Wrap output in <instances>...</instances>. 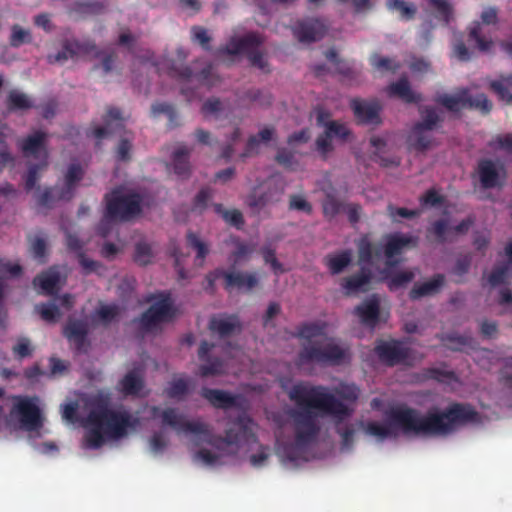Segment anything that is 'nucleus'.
<instances>
[{
    "instance_id": "f257e3e1",
    "label": "nucleus",
    "mask_w": 512,
    "mask_h": 512,
    "mask_svg": "<svg viewBox=\"0 0 512 512\" xmlns=\"http://www.w3.org/2000/svg\"><path fill=\"white\" fill-rule=\"evenodd\" d=\"M323 385H312L309 382H298L288 392L289 399L298 407L292 411L291 417L295 423V443L283 447L282 454L289 461H296L300 456V449L311 444L317 437L320 427L316 421L313 409L323 411L343 422L349 418L354 410L342 400L355 403L360 395V390L355 384L341 382L328 391Z\"/></svg>"
},
{
    "instance_id": "f03ea898",
    "label": "nucleus",
    "mask_w": 512,
    "mask_h": 512,
    "mask_svg": "<svg viewBox=\"0 0 512 512\" xmlns=\"http://www.w3.org/2000/svg\"><path fill=\"white\" fill-rule=\"evenodd\" d=\"M389 417V424L378 421L367 422L364 428L365 433L384 440L396 435L393 429L395 426L405 435L445 437L461 426L476 422L479 414L470 404L455 402L442 410H429L424 415L414 408H396L390 412Z\"/></svg>"
},
{
    "instance_id": "7ed1b4c3",
    "label": "nucleus",
    "mask_w": 512,
    "mask_h": 512,
    "mask_svg": "<svg viewBox=\"0 0 512 512\" xmlns=\"http://www.w3.org/2000/svg\"><path fill=\"white\" fill-rule=\"evenodd\" d=\"M153 419L161 418L164 426H169L178 433H190L197 435L201 440L218 450H224L227 446L239 447L242 441L252 436L250 428L242 419H238L233 425L226 429L225 436L213 435L209 425L200 421H187L175 408L161 410L158 406L150 408Z\"/></svg>"
},
{
    "instance_id": "20e7f679",
    "label": "nucleus",
    "mask_w": 512,
    "mask_h": 512,
    "mask_svg": "<svg viewBox=\"0 0 512 512\" xmlns=\"http://www.w3.org/2000/svg\"><path fill=\"white\" fill-rule=\"evenodd\" d=\"M91 409L85 420L87 431L84 436V446L98 449L106 439H120L127 434L128 428L134 425V420L127 411H116L109 407L107 398L97 396L91 400Z\"/></svg>"
},
{
    "instance_id": "39448f33",
    "label": "nucleus",
    "mask_w": 512,
    "mask_h": 512,
    "mask_svg": "<svg viewBox=\"0 0 512 512\" xmlns=\"http://www.w3.org/2000/svg\"><path fill=\"white\" fill-rule=\"evenodd\" d=\"M327 324L322 321L305 322L297 327L295 336L307 340L303 344L296 359V364L302 367L307 364L338 365L346 358V351L332 338L324 342L312 341L326 334Z\"/></svg>"
},
{
    "instance_id": "423d86ee",
    "label": "nucleus",
    "mask_w": 512,
    "mask_h": 512,
    "mask_svg": "<svg viewBox=\"0 0 512 512\" xmlns=\"http://www.w3.org/2000/svg\"><path fill=\"white\" fill-rule=\"evenodd\" d=\"M357 249L360 270L353 275L344 277L341 281V287L347 295L367 291L373 279V272L368 265L382 259L381 244L371 242L367 236L359 239Z\"/></svg>"
},
{
    "instance_id": "0eeeda50",
    "label": "nucleus",
    "mask_w": 512,
    "mask_h": 512,
    "mask_svg": "<svg viewBox=\"0 0 512 512\" xmlns=\"http://www.w3.org/2000/svg\"><path fill=\"white\" fill-rule=\"evenodd\" d=\"M105 218L129 221L142 212V197L138 193L123 194L114 190L105 196Z\"/></svg>"
},
{
    "instance_id": "6e6552de",
    "label": "nucleus",
    "mask_w": 512,
    "mask_h": 512,
    "mask_svg": "<svg viewBox=\"0 0 512 512\" xmlns=\"http://www.w3.org/2000/svg\"><path fill=\"white\" fill-rule=\"evenodd\" d=\"M147 301L154 303L140 317V327L143 331L150 332L174 317L173 302L169 293L152 294L147 297Z\"/></svg>"
},
{
    "instance_id": "1a4fd4ad",
    "label": "nucleus",
    "mask_w": 512,
    "mask_h": 512,
    "mask_svg": "<svg viewBox=\"0 0 512 512\" xmlns=\"http://www.w3.org/2000/svg\"><path fill=\"white\" fill-rule=\"evenodd\" d=\"M434 101L454 113L463 108H470L488 114L492 109V103L485 94L480 93L472 96L468 89H461L455 95L439 94L434 98Z\"/></svg>"
},
{
    "instance_id": "9d476101",
    "label": "nucleus",
    "mask_w": 512,
    "mask_h": 512,
    "mask_svg": "<svg viewBox=\"0 0 512 512\" xmlns=\"http://www.w3.org/2000/svg\"><path fill=\"white\" fill-rule=\"evenodd\" d=\"M498 21V9L494 6L485 7L480 14V20L473 21L468 28V42H473L479 52H490L494 42L491 38L484 36L482 26L496 25Z\"/></svg>"
},
{
    "instance_id": "9b49d317",
    "label": "nucleus",
    "mask_w": 512,
    "mask_h": 512,
    "mask_svg": "<svg viewBox=\"0 0 512 512\" xmlns=\"http://www.w3.org/2000/svg\"><path fill=\"white\" fill-rule=\"evenodd\" d=\"M374 352L382 363L392 367L408 364L412 350L398 340H378Z\"/></svg>"
},
{
    "instance_id": "f8f14e48",
    "label": "nucleus",
    "mask_w": 512,
    "mask_h": 512,
    "mask_svg": "<svg viewBox=\"0 0 512 512\" xmlns=\"http://www.w3.org/2000/svg\"><path fill=\"white\" fill-rule=\"evenodd\" d=\"M328 25L317 18L298 21L293 27V35L302 43H311L322 39L327 33Z\"/></svg>"
},
{
    "instance_id": "ddd939ff",
    "label": "nucleus",
    "mask_w": 512,
    "mask_h": 512,
    "mask_svg": "<svg viewBox=\"0 0 512 512\" xmlns=\"http://www.w3.org/2000/svg\"><path fill=\"white\" fill-rule=\"evenodd\" d=\"M263 38L254 32L247 33L242 37L232 36L224 46L217 50V54L222 55H239L247 54L263 44Z\"/></svg>"
},
{
    "instance_id": "4468645a",
    "label": "nucleus",
    "mask_w": 512,
    "mask_h": 512,
    "mask_svg": "<svg viewBox=\"0 0 512 512\" xmlns=\"http://www.w3.org/2000/svg\"><path fill=\"white\" fill-rule=\"evenodd\" d=\"M477 173L484 189L501 187L506 177L505 169L502 166L498 168L490 159H481L478 162Z\"/></svg>"
},
{
    "instance_id": "2eb2a0df",
    "label": "nucleus",
    "mask_w": 512,
    "mask_h": 512,
    "mask_svg": "<svg viewBox=\"0 0 512 512\" xmlns=\"http://www.w3.org/2000/svg\"><path fill=\"white\" fill-rule=\"evenodd\" d=\"M170 75L182 81L195 79L199 84L212 87L216 84L217 78L214 74V67L211 63L206 64L200 71L194 72L189 66L170 68Z\"/></svg>"
},
{
    "instance_id": "dca6fc26",
    "label": "nucleus",
    "mask_w": 512,
    "mask_h": 512,
    "mask_svg": "<svg viewBox=\"0 0 512 512\" xmlns=\"http://www.w3.org/2000/svg\"><path fill=\"white\" fill-rule=\"evenodd\" d=\"M214 344L206 340L201 341L198 349V358L204 362L198 367V374L201 377L216 376L223 373L224 363L219 357H211L210 351L214 348Z\"/></svg>"
},
{
    "instance_id": "f3484780",
    "label": "nucleus",
    "mask_w": 512,
    "mask_h": 512,
    "mask_svg": "<svg viewBox=\"0 0 512 512\" xmlns=\"http://www.w3.org/2000/svg\"><path fill=\"white\" fill-rule=\"evenodd\" d=\"M64 336L74 345L77 353H85L89 345L87 341L88 326L82 320L69 319L64 327Z\"/></svg>"
},
{
    "instance_id": "a211bd4d",
    "label": "nucleus",
    "mask_w": 512,
    "mask_h": 512,
    "mask_svg": "<svg viewBox=\"0 0 512 512\" xmlns=\"http://www.w3.org/2000/svg\"><path fill=\"white\" fill-rule=\"evenodd\" d=\"M259 279L256 273L224 270V288L227 291L238 289L249 292L258 285Z\"/></svg>"
},
{
    "instance_id": "6ab92c4d",
    "label": "nucleus",
    "mask_w": 512,
    "mask_h": 512,
    "mask_svg": "<svg viewBox=\"0 0 512 512\" xmlns=\"http://www.w3.org/2000/svg\"><path fill=\"white\" fill-rule=\"evenodd\" d=\"M354 314L359 318L360 322L369 327L375 328L380 317V301L376 294L365 299L354 309Z\"/></svg>"
},
{
    "instance_id": "aec40b11",
    "label": "nucleus",
    "mask_w": 512,
    "mask_h": 512,
    "mask_svg": "<svg viewBox=\"0 0 512 512\" xmlns=\"http://www.w3.org/2000/svg\"><path fill=\"white\" fill-rule=\"evenodd\" d=\"M20 422L25 430L35 431L42 426L39 407L31 399H22L17 404Z\"/></svg>"
},
{
    "instance_id": "412c9836",
    "label": "nucleus",
    "mask_w": 512,
    "mask_h": 512,
    "mask_svg": "<svg viewBox=\"0 0 512 512\" xmlns=\"http://www.w3.org/2000/svg\"><path fill=\"white\" fill-rule=\"evenodd\" d=\"M354 115L361 124H379L381 106L377 101H362L354 99L351 102Z\"/></svg>"
},
{
    "instance_id": "4be33fe9",
    "label": "nucleus",
    "mask_w": 512,
    "mask_h": 512,
    "mask_svg": "<svg viewBox=\"0 0 512 512\" xmlns=\"http://www.w3.org/2000/svg\"><path fill=\"white\" fill-rule=\"evenodd\" d=\"M409 245L416 246L417 238L409 235L402 234H393L388 237L386 244L382 247V255L384 254L388 260L393 258L394 256L400 254L403 249ZM389 265H394L395 263L388 261Z\"/></svg>"
},
{
    "instance_id": "5701e85b",
    "label": "nucleus",
    "mask_w": 512,
    "mask_h": 512,
    "mask_svg": "<svg viewBox=\"0 0 512 512\" xmlns=\"http://www.w3.org/2000/svg\"><path fill=\"white\" fill-rule=\"evenodd\" d=\"M83 176L84 170L82 166L79 163H71L66 171L64 187L59 192L58 199L70 200L74 195L77 184L82 180Z\"/></svg>"
},
{
    "instance_id": "b1692460",
    "label": "nucleus",
    "mask_w": 512,
    "mask_h": 512,
    "mask_svg": "<svg viewBox=\"0 0 512 512\" xmlns=\"http://www.w3.org/2000/svg\"><path fill=\"white\" fill-rule=\"evenodd\" d=\"M432 131L413 125L407 139L409 146L417 152L427 151L436 144Z\"/></svg>"
},
{
    "instance_id": "393cba45",
    "label": "nucleus",
    "mask_w": 512,
    "mask_h": 512,
    "mask_svg": "<svg viewBox=\"0 0 512 512\" xmlns=\"http://www.w3.org/2000/svg\"><path fill=\"white\" fill-rule=\"evenodd\" d=\"M390 97H398L405 103H419L422 95L411 89L410 83L406 77H401L398 81L391 83L387 88Z\"/></svg>"
},
{
    "instance_id": "a878e982",
    "label": "nucleus",
    "mask_w": 512,
    "mask_h": 512,
    "mask_svg": "<svg viewBox=\"0 0 512 512\" xmlns=\"http://www.w3.org/2000/svg\"><path fill=\"white\" fill-rule=\"evenodd\" d=\"M209 329L216 332L220 337H227L235 330H241V324L236 315L213 316L209 322Z\"/></svg>"
},
{
    "instance_id": "bb28decb",
    "label": "nucleus",
    "mask_w": 512,
    "mask_h": 512,
    "mask_svg": "<svg viewBox=\"0 0 512 512\" xmlns=\"http://www.w3.org/2000/svg\"><path fill=\"white\" fill-rule=\"evenodd\" d=\"M200 394L213 407L218 409H228L236 405V396L224 390L204 387Z\"/></svg>"
},
{
    "instance_id": "cd10ccee",
    "label": "nucleus",
    "mask_w": 512,
    "mask_h": 512,
    "mask_svg": "<svg viewBox=\"0 0 512 512\" xmlns=\"http://www.w3.org/2000/svg\"><path fill=\"white\" fill-rule=\"evenodd\" d=\"M444 282L445 276L443 274H436L426 282L415 284L409 296L412 300H417L424 296L436 294L443 287Z\"/></svg>"
},
{
    "instance_id": "c85d7f7f",
    "label": "nucleus",
    "mask_w": 512,
    "mask_h": 512,
    "mask_svg": "<svg viewBox=\"0 0 512 512\" xmlns=\"http://www.w3.org/2000/svg\"><path fill=\"white\" fill-rule=\"evenodd\" d=\"M96 50V45L93 43L79 44L78 42H66L62 50L58 51L55 55L49 56V62H64L69 58H73L78 52L89 53Z\"/></svg>"
},
{
    "instance_id": "c756f323",
    "label": "nucleus",
    "mask_w": 512,
    "mask_h": 512,
    "mask_svg": "<svg viewBox=\"0 0 512 512\" xmlns=\"http://www.w3.org/2000/svg\"><path fill=\"white\" fill-rule=\"evenodd\" d=\"M329 113L320 111L317 115V124L325 128L326 132L332 139L338 138L346 140L350 135V130L342 123L335 120H328Z\"/></svg>"
},
{
    "instance_id": "7c9ffc66",
    "label": "nucleus",
    "mask_w": 512,
    "mask_h": 512,
    "mask_svg": "<svg viewBox=\"0 0 512 512\" xmlns=\"http://www.w3.org/2000/svg\"><path fill=\"white\" fill-rule=\"evenodd\" d=\"M275 136L274 127H265L258 132L257 135H251L246 143L245 150L241 154L242 158L249 157L259 153V145L261 142L268 143Z\"/></svg>"
},
{
    "instance_id": "2f4dec72",
    "label": "nucleus",
    "mask_w": 512,
    "mask_h": 512,
    "mask_svg": "<svg viewBox=\"0 0 512 512\" xmlns=\"http://www.w3.org/2000/svg\"><path fill=\"white\" fill-rule=\"evenodd\" d=\"M191 150L182 145L178 147L172 155L174 173L179 177L187 178L190 175V157Z\"/></svg>"
},
{
    "instance_id": "473e14b6",
    "label": "nucleus",
    "mask_w": 512,
    "mask_h": 512,
    "mask_svg": "<svg viewBox=\"0 0 512 512\" xmlns=\"http://www.w3.org/2000/svg\"><path fill=\"white\" fill-rule=\"evenodd\" d=\"M123 394L128 396L138 395L144 387V381L138 371H129L119 383Z\"/></svg>"
},
{
    "instance_id": "72a5a7b5",
    "label": "nucleus",
    "mask_w": 512,
    "mask_h": 512,
    "mask_svg": "<svg viewBox=\"0 0 512 512\" xmlns=\"http://www.w3.org/2000/svg\"><path fill=\"white\" fill-rule=\"evenodd\" d=\"M46 133L37 131L27 136L20 144V148L26 156L37 157L38 153L44 149Z\"/></svg>"
},
{
    "instance_id": "f704fd0d",
    "label": "nucleus",
    "mask_w": 512,
    "mask_h": 512,
    "mask_svg": "<svg viewBox=\"0 0 512 512\" xmlns=\"http://www.w3.org/2000/svg\"><path fill=\"white\" fill-rule=\"evenodd\" d=\"M345 205L346 203L341 201L333 191H327L322 201L323 216L330 221L343 212Z\"/></svg>"
},
{
    "instance_id": "c9c22d12",
    "label": "nucleus",
    "mask_w": 512,
    "mask_h": 512,
    "mask_svg": "<svg viewBox=\"0 0 512 512\" xmlns=\"http://www.w3.org/2000/svg\"><path fill=\"white\" fill-rule=\"evenodd\" d=\"M326 265L332 275L340 274L348 267L352 261V253L350 250H343L334 255H328L325 258Z\"/></svg>"
},
{
    "instance_id": "e433bc0d",
    "label": "nucleus",
    "mask_w": 512,
    "mask_h": 512,
    "mask_svg": "<svg viewBox=\"0 0 512 512\" xmlns=\"http://www.w3.org/2000/svg\"><path fill=\"white\" fill-rule=\"evenodd\" d=\"M32 100L25 93L11 90L6 99V108L9 112L26 111L33 108Z\"/></svg>"
},
{
    "instance_id": "4c0bfd02",
    "label": "nucleus",
    "mask_w": 512,
    "mask_h": 512,
    "mask_svg": "<svg viewBox=\"0 0 512 512\" xmlns=\"http://www.w3.org/2000/svg\"><path fill=\"white\" fill-rule=\"evenodd\" d=\"M419 112L421 120L416 122L414 124L415 126H419L428 130H435L443 121L436 108L433 106H424L420 108Z\"/></svg>"
},
{
    "instance_id": "58836bf2",
    "label": "nucleus",
    "mask_w": 512,
    "mask_h": 512,
    "mask_svg": "<svg viewBox=\"0 0 512 512\" xmlns=\"http://www.w3.org/2000/svg\"><path fill=\"white\" fill-rule=\"evenodd\" d=\"M490 88L500 100L512 104V94L509 93L512 88V75L502 76L499 80L492 81Z\"/></svg>"
},
{
    "instance_id": "ea45409f",
    "label": "nucleus",
    "mask_w": 512,
    "mask_h": 512,
    "mask_svg": "<svg viewBox=\"0 0 512 512\" xmlns=\"http://www.w3.org/2000/svg\"><path fill=\"white\" fill-rule=\"evenodd\" d=\"M58 282L59 275L57 272L53 271L44 272L33 280V284L38 286L47 295H51L55 292Z\"/></svg>"
},
{
    "instance_id": "a19ab883",
    "label": "nucleus",
    "mask_w": 512,
    "mask_h": 512,
    "mask_svg": "<svg viewBox=\"0 0 512 512\" xmlns=\"http://www.w3.org/2000/svg\"><path fill=\"white\" fill-rule=\"evenodd\" d=\"M161 114H164L168 117V125L170 128H174L179 125L178 119L179 115L174 107V105L166 102H157L151 106V115L153 117H158Z\"/></svg>"
},
{
    "instance_id": "79ce46f5",
    "label": "nucleus",
    "mask_w": 512,
    "mask_h": 512,
    "mask_svg": "<svg viewBox=\"0 0 512 512\" xmlns=\"http://www.w3.org/2000/svg\"><path fill=\"white\" fill-rule=\"evenodd\" d=\"M439 339L453 351H461L464 347L470 346L473 338L468 335H460L458 333L442 334Z\"/></svg>"
},
{
    "instance_id": "37998d69",
    "label": "nucleus",
    "mask_w": 512,
    "mask_h": 512,
    "mask_svg": "<svg viewBox=\"0 0 512 512\" xmlns=\"http://www.w3.org/2000/svg\"><path fill=\"white\" fill-rule=\"evenodd\" d=\"M214 211L221 215L222 218L229 223L230 225L236 227L237 229H241L244 225V218L242 213L237 209L226 210L224 209L222 204L214 203L213 205Z\"/></svg>"
},
{
    "instance_id": "c03bdc74",
    "label": "nucleus",
    "mask_w": 512,
    "mask_h": 512,
    "mask_svg": "<svg viewBox=\"0 0 512 512\" xmlns=\"http://www.w3.org/2000/svg\"><path fill=\"white\" fill-rule=\"evenodd\" d=\"M275 161L288 171H296L299 167V161L295 157V151L285 147L278 148Z\"/></svg>"
},
{
    "instance_id": "a18cd8bd",
    "label": "nucleus",
    "mask_w": 512,
    "mask_h": 512,
    "mask_svg": "<svg viewBox=\"0 0 512 512\" xmlns=\"http://www.w3.org/2000/svg\"><path fill=\"white\" fill-rule=\"evenodd\" d=\"M189 392V383L184 378L173 379L164 393L170 399H180L187 395Z\"/></svg>"
},
{
    "instance_id": "49530a36",
    "label": "nucleus",
    "mask_w": 512,
    "mask_h": 512,
    "mask_svg": "<svg viewBox=\"0 0 512 512\" xmlns=\"http://www.w3.org/2000/svg\"><path fill=\"white\" fill-rule=\"evenodd\" d=\"M120 315V307L116 304L101 305L95 311V317L103 325H108L118 318Z\"/></svg>"
},
{
    "instance_id": "de8ad7c7",
    "label": "nucleus",
    "mask_w": 512,
    "mask_h": 512,
    "mask_svg": "<svg viewBox=\"0 0 512 512\" xmlns=\"http://www.w3.org/2000/svg\"><path fill=\"white\" fill-rule=\"evenodd\" d=\"M387 6L390 10H397L404 20L413 19L417 11L413 4H408L404 0H388Z\"/></svg>"
},
{
    "instance_id": "09e8293b",
    "label": "nucleus",
    "mask_w": 512,
    "mask_h": 512,
    "mask_svg": "<svg viewBox=\"0 0 512 512\" xmlns=\"http://www.w3.org/2000/svg\"><path fill=\"white\" fill-rule=\"evenodd\" d=\"M450 232V227L446 219L436 220L427 229L428 235H433L437 242L444 243L447 241V234Z\"/></svg>"
},
{
    "instance_id": "8fccbe9b",
    "label": "nucleus",
    "mask_w": 512,
    "mask_h": 512,
    "mask_svg": "<svg viewBox=\"0 0 512 512\" xmlns=\"http://www.w3.org/2000/svg\"><path fill=\"white\" fill-rule=\"evenodd\" d=\"M213 190L209 187L202 188L195 196L192 204V211L203 213L208 207L209 201L213 198Z\"/></svg>"
},
{
    "instance_id": "3c124183",
    "label": "nucleus",
    "mask_w": 512,
    "mask_h": 512,
    "mask_svg": "<svg viewBox=\"0 0 512 512\" xmlns=\"http://www.w3.org/2000/svg\"><path fill=\"white\" fill-rule=\"evenodd\" d=\"M9 42L12 47H19L22 44L31 43L32 36L29 30L15 24L11 27Z\"/></svg>"
},
{
    "instance_id": "603ef678",
    "label": "nucleus",
    "mask_w": 512,
    "mask_h": 512,
    "mask_svg": "<svg viewBox=\"0 0 512 512\" xmlns=\"http://www.w3.org/2000/svg\"><path fill=\"white\" fill-rule=\"evenodd\" d=\"M270 202V196L267 192L257 194L251 192L246 198L247 206L254 212L259 213Z\"/></svg>"
},
{
    "instance_id": "864d4df0",
    "label": "nucleus",
    "mask_w": 512,
    "mask_h": 512,
    "mask_svg": "<svg viewBox=\"0 0 512 512\" xmlns=\"http://www.w3.org/2000/svg\"><path fill=\"white\" fill-rule=\"evenodd\" d=\"M186 239L188 246L196 250V258L204 260L209 253L208 245L203 242L196 233L191 231L187 233Z\"/></svg>"
},
{
    "instance_id": "5fc2aeb1",
    "label": "nucleus",
    "mask_w": 512,
    "mask_h": 512,
    "mask_svg": "<svg viewBox=\"0 0 512 512\" xmlns=\"http://www.w3.org/2000/svg\"><path fill=\"white\" fill-rule=\"evenodd\" d=\"M153 257L151 246L146 242H139L135 246L134 260L140 265H147Z\"/></svg>"
},
{
    "instance_id": "6e6d98bb",
    "label": "nucleus",
    "mask_w": 512,
    "mask_h": 512,
    "mask_svg": "<svg viewBox=\"0 0 512 512\" xmlns=\"http://www.w3.org/2000/svg\"><path fill=\"white\" fill-rule=\"evenodd\" d=\"M192 41L197 42L204 50L210 51L211 37L207 29L202 26H193L191 28Z\"/></svg>"
},
{
    "instance_id": "4d7b16f0",
    "label": "nucleus",
    "mask_w": 512,
    "mask_h": 512,
    "mask_svg": "<svg viewBox=\"0 0 512 512\" xmlns=\"http://www.w3.org/2000/svg\"><path fill=\"white\" fill-rule=\"evenodd\" d=\"M387 213L393 221H397V217L412 219L420 215V210L407 209L404 207H395L392 204L387 206Z\"/></svg>"
},
{
    "instance_id": "13d9d810",
    "label": "nucleus",
    "mask_w": 512,
    "mask_h": 512,
    "mask_svg": "<svg viewBox=\"0 0 512 512\" xmlns=\"http://www.w3.org/2000/svg\"><path fill=\"white\" fill-rule=\"evenodd\" d=\"M47 166V161H43L39 164H33L29 166L28 172L25 177V188L27 191L32 190L39 179V172Z\"/></svg>"
},
{
    "instance_id": "bf43d9fd",
    "label": "nucleus",
    "mask_w": 512,
    "mask_h": 512,
    "mask_svg": "<svg viewBox=\"0 0 512 512\" xmlns=\"http://www.w3.org/2000/svg\"><path fill=\"white\" fill-rule=\"evenodd\" d=\"M74 10L81 14L99 15L105 11V5L101 2L76 3Z\"/></svg>"
},
{
    "instance_id": "052dcab7",
    "label": "nucleus",
    "mask_w": 512,
    "mask_h": 512,
    "mask_svg": "<svg viewBox=\"0 0 512 512\" xmlns=\"http://www.w3.org/2000/svg\"><path fill=\"white\" fill-rule=\"evenodd\" d=\"M41 318L47 322H55L59 316V308L53 303L41 304L36 306Z\"/></svg>"
},
{
    "instance_id": "680f3d73",
    "label": "nucleus",
    "mask_w": 512,
    "mask_h": 512,
    "mask_svg": "<svg viewBox=\"0 0 512 512\" xmlns=\"http://www.w3.org/2000/svg\"><path fill=\"white\" fill-rule=\"evenodd\" d=\"M415 277V273L413 271H400L395 273L390 281L389 288L391 290L398 289L400 287L405 286L410 283Z\"/></svg>"
},
{
    "instance_id": "e2e57ef3",
    "label": "nucleus",
    "mask_w": 512,
    "mask_h": 512,
    "mask_svg": "<svg viewBox=\"0 0 512 512\" xmlns=\"http://www.w3.org/2000/svg\"><path fill=\"white\" fill-rule=\"evenodd\" d=\"M371 65L381 71H393L395 72L400 68V65L397 63H394L390 58L388 57H381L379 55H373L370 58Z\"/></svg>"
},
{
    "instance_id": "0e129e2a",
    "label": "nucleus",
    "mask_w": 512,
    "mask_h": 512,
    "mask_svg": "<svg viewBox=\"0 0 512 512\" xmlns=\"http://www.w3.org/2000/svg\"><path fill=\"white\" fill-rule=\"evenodd\" d=\"M509 272L508 264L496 266L488 277V283L492 286H498L505 283Z\"/></svg>"
},
{
    "instance_id": "69168bd1",
    "label": "nucleus",
    "mask_w": 512,
    "mask_h": 512,
    "mask_svg": "<svg viewBox=\"0 0 512 512\" xmlns=\"http://www.w3.org/2000/svg\"><path fill=\"white\" fill-rule=\"evenodd\" d=\"M335 423H336V432L341 437L342 448L350 449L354 442V434H355L354 428L352 426L341 427L340 426L341 422L337 423L336 420H335Z\"/></svg>"
},
{
    "instance_id": "338daca9",
    "label": "nucleus",
    "mask_w": 512,
    "mask_h": 512,
    "mask_svg": "<svg viewBox=\"0 0 512 512\" xmlns=\"http://www.w3.org/2000/svg\"><path fill=\"white\" fill-rule=\"evenodd\" d=\"M252 66L260 69L264 73H269V63L265 58L264 54L258 51V48L251 50V52H247L246 54Z\"/></svg>"
},
{
    "instance_id": "774afa93",
    "label": "nucleus",
    "mask_w": 512,
    "mask_h": 512,
    "mask_svg": "<svg viewBox=\"0 0 512 512\" xmlns=\"http://www.w3.org/2000/svg\"><path fill=\"white\" fill-rule=\"evenodd\" d=\"M316 149L323 159H326L329 153L333 151L332 138L326 132L317 137Z\"/></svg>"
}]
</instances>
